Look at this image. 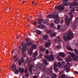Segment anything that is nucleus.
Segmentation results:
<instances>
[{
	"mask_svg": "<svg viewBox=\"0 0 78 78\" xmlns=\"http://www.w3.org/2000/svg\"><path fill=\"white\" fill-rule=\"evenodd\" d=\"M63 5L64 6H67V3H63Z\"/></svg>",
	"mask_w": 78,
	"mask_h": 78,
	"instance_id": "nucleus-49",
	"label": "nucleus"
},
{
	"mask_svg": "<svg viewBox=\"0 0 78 78\" xmlns=\"http://www.w3.org/2000/svg\"><path fill=\"white\" fill-rule=\"evenodd\" d=\"M57 37V38H58V39L60 38V37L59 36H58Z\"/></svg>",
	"mask_w": 78,
	"mask_h": 78,
	"instance_id": "nucleus-61",
	"label": "nucleus"
},
{
	"mask_svg": "<svg viewBox=\"0 0 78 78\" xmlns=\"http://www.w3.org/2000/svg\"><path fill=\"white\" fill-rule=\"evenodd\" d=\"M46 32L47 33H51V31L49 29H47L46 30Z\"/></svg>",
	"mask_w": 78,
	"mask_h": 78,
	"instance_id": "nucleus-31",
	"label": "nucleus"
},
{
	"mask_svg": "<svg viewBox=\"0 0 78 78\" xmlns=\"http://www.w3.org/2000/svg\"><path fill=\"white\" fill-rule=\"evenodd\" d=\"M63 2L64 3H67V2H69L68 0H62Z\"/></svg>",
	"mask_w": 78,
	"mask_h": 78,
	"instance_id": "nucleus-44",
	"label": "nucleus"
},
{
	"mask_svg": "<svg viewBox=\"0 0 78 78\" xmlns=\"http://www.w3.org/2000/svg\"><path fill=\"white\" fill-rule=\"evenodd\" d=\"M58 55H59V56H61V57H64V56H65L64 54V53L62 52L59 53L58 54Z\"/></svg>",
	"mask_w": 78,
	"mask_h": 78,
	"instance_id": "nucleus-28",
	"label": "nucleus"
},
{
	"mask_svg": "<svg viewBox=\"0 0 78 78\" xmlns=\"http://www.w3.org/2000/svg\"><path fill=\"white\" fill-rule=\"evenodd\" d=\"M34 67V65H31L29 67V70L30 73L32 74V70H33V67Z\"/></svg>",
	"mask_w": 78,
	"mask_h": 78,
	"instance_id": "nucleus-15",
	"label": "nucleus"
},
{
	"mask_svg": "<svg viewBox=\"0 0 78 78\" xmlns=\"http://www.w3.org/2000/svg\"><path fill=\"white\" fill-rule=\"evenodd\" d=\"M70 5L71 6L69 7V8H71V9H72L70 10V12H68V15H70L71 17V19H72L73 17V12L75 11V9L73 7L74 6V8H78V3L74 2H73V4H70Z\"/></svg>",
	"mask_w": 78,
	"mask_h": 78,
	"instance_id": "nucleus-2",
	"label": "nucleus"
},
{
	"mask_svg": "<svg viewBox=\"0 0 78 78\" xmlns=\"http://www.w3.org/2000/svg\"><path fill=\"white\" fill-rule=\"evenodd\" d=\"M19 48L20 49V50H21V46H20L19 47Z\"/></svg>",
	"mask_w": 78,
	"mask_h": 78,
	"instance_id": "nucleus-58",
	"label": "nucleus"
},
{
	"mask_svg": "<svg viewBox=\"0 0 78 78\" xmlns=\"http://www.w3.org/2000/svg\"><path fill=\"white\" fill-rule=\"evenodd\" d=\"M37 48V46L36 44H33L31 46L32 49H36Z\"/></svg>",
	"mask_w": 78,
	"mask_h": 78,
	"instance_id": "nucleus-24",
	"label": "nucleus"
},
{
	"mask_svg": "<svg viewBox=\"0 0 78 78\" xmlns=\"http://www.w3.org/2000/svg\"><path fill=\"white\" fill-rule=\"evenodd\" d=\"M70 78H75L74 77H71Z\"/></svg>",
	"mask_w": 78,
	"mask_h": 78,
	"instance_id": "nucleus-64",
	"label": "nucleus"
},
{
	"mask_svg": "<svg viewBox=\"0 0 78 78\" xmlns=\"http://www.w3.org/2000/svg\"><path fill=\"white\" fill-rule=\"evenodd\" d=\"M74 74H78V72L76 71H75L74 72Z\"/></svg>",
	"mask_w": 78,
	"mask_h": 78,
	"instance_id": "nucleus-50",
	"label": "nucleus"
},
{
	"mask_svg": "<svg viewBox=\"0 0 78 78\" xmlns=\"http://www.w3.org/2000/svg\"><path fill=\"white\" fill-rule=\"evenodd\" d=\"M58 60L59 61H62V58H58Z\"/></svg>",
	"mask_w": 78,
	"mask_h": 78,
	"instance_id": "nucleus-46",
	"label": "nucleus"
},
{
	"mask_svg": "<svg viewBox=\"0 0 78 78\" xmlns=\"http://www.w3.org/2000/svg\"><path fill=\"white\" fill-rule=\"evenodd\" d=\"M14 71V73L15 74H18L19 73V71H18V69H16Z\"/></svg>",
	"mask_w": 78,
	"mask_h": 78,
	"instance_id": "nucleus-34",
	"label": "nucleus"
},
{
	"mask_svg": "<svg viewBox=\"0 0 78 78\" xmlns=\"http://www.w3.org/2000/svg\"><path fill=\"white\" fill-rule=\"evenodd\" d=\"M46 18L48 19L50 18H52V19H55V20H54V22L56 24H57L58 23H59L60 21L59 17V15H56V16L55 15H49L46 16Z\"/></svg>",
	"mask_w": 78,
	"mask_h": 78,
	"instance_id": "nucleus-3",
	"label": "nucleus"
},
{
	"mask_svg": "<svg viewBox=\"0 0 78 78\" xmlns=\"http://www.w3.org/2000/svg\"><path fill=\"white\" fill-rule=\"evenodd\" d=\"M25 76L26 78L29 77V73H26L25 75Z\"/></svg>",
	"mask_w": 78,
	"mask_h": 78,
	"instance_id": "nucleus-35",
	"label": "nucleus"
},
{
	"mask_svg": "<svg viewBox=\"0 0 78 78\" xmlns=\"http://www.w3.org/2000/svg\"><path fill=\"white\" fill-rule=\"evenodd\" d=\"M25 41L26 42H27L26 44H24L23 43H21L22 46L23 47H24V48H27V46H31V45L33 44V42L30 41L31 40L29 38H26Z\"/></svg>",
	"mask_w": 78,
	"mask_h": 78,
	"instance_id": "nucleus-4",
	"label": "nucleus"
},
{
	"mask_svg": "<svg viewBox=\"0 0 78 78\" xmlns=\"http://www.w3.org/2000/svg\"><path fill=\"white\" fill-rule=\"evenodd\" d=\"M45 20H44L42 19H40L38 20V23L39 24H41L43 23H45Z\"/></svg>",
	"mask_w": 78,
	"mask_h": 78,
	"instance_id": "nucleus-16",
	"label": "nucleus"
},
{
	"mask_svg": "<svg viewBox=\"0 0 78 78\" xmlns=\"http://www.w3.org/2000/svg\"><path fill=\"white\" fill-rule=\"evenodd\" d=\"M46 73L48 74L51 73H52V69L51 68H47L46 70Z\"/></svg>",
	"mask_w": 78,
	"mask_h": 78,
	"instance_id": "nucleus-13",
	"label": "nucleus"
},
{
	"mask_svg": "<svg viewBox=\"0 0 78 78\" xmlns=\"http://www.w3.org/2000/svg\"><path fill=\"white\" fill-rule=\"evenodd\" d=\"M21 62L22 63H23L25 61V59H23V58L21 57Z\"/></svg>",
	"mask_w": 78,
	"mask_h": 78,
	"instance_id": "nucleus-39",
	"label": "nucleus"
},
{
	"mask_svg": "<svg viewBox=\"0 0 78 78\" xmlns=\"http://www.w3.org/2000/svg\"><path fill=\"white\" fill-rule=\"evenodd\" d=\"M40 50L41 51H45V48L41 47L40 48Z\"/></svg>",
	"mask_w": 78,
	"mask_h": 78,
	"instance_id": "nucleus-27",
	"label": "nucleus"
},
{
	"mask_svg": "<svg viewBox=\"0 0 78 78\" xmlns=\"http://www.w3.org/2000/svg\"><path fill=\"white\" fill-rule=\"evenodd\" d=\"M48 53H49V51L48 50H46V54H48Z\"/></svg>",
	"mask_w": 78,
	"mask_h": 78,
	"instance_id": "nucleus-51",
	"label": "nucleus"
},
{
	"mask_svg": "<svg viewBox=\"0 0 78 78\" xmlns=\"http://www.w3.org/2000/svg\"><path fill=\"white\" fill-rule=\"evenodd\" d=\"M58 39L59 41H60V42H61V38H58Z\"/></svg>",
	"mask_w": 78,
	"mask_h": 78,
	"instance_id": "nucleus-52",
	"label": "nucleus"
},
{
	"mask_svg": "<svg viewBox=\"0 0 78 78\" xmlns=\"http://www.w3.org/2000/svg\"><path fill=\"white\" fill-rule=\"evenodd\" d=\"M50 27H55V25H54V24H53V23H52L50 24Z\"/></svg>",
	"mask_w": 78,
	"mask_h": 78,
	"instance_id": "nucleus-40",
	"label": "nucleus"
},
{
	"mask_svg": "<svg viewBox=\"0 0 78 78\" xmlns=\"http://www.w3.org/2000/svg\"><path fill=\"white\" fill-rule=\"evenodd\" d=\"M23 50V56H25V55H26V53H24V51H25V49L24 48H23V49L22 50Z\"/></svg>",
	"mask_w": 78,
	"mask_h": 78,
	"instance_id": "nucleus-32",
	"label": "nucleus"
},
{
	"mask_svg": "<svg viewBox=\"0 0 78 78\" xmlns=\"http://www.w3.org/2000/svg\"><path fill=\"white\" fill-rule=\"evenodd\" d=\"M53 75L54 76V78H56L57 76L56 74L53 73Z\"/></svg>",
	"mask_w": 78,
	"mask_h": 78,
	"instance_id": "nucleus-45",
	"label": "nucleus"
},
{
	"mask_svg": "<svg viewBox=\"0 0 78 78\" xmlns=\"http://www.w3.org/2000/svg\"><path fill=\"white\" fill-rule=\"evenodd\" d=\"M73 59L75 61H78V56L75 55V56L73 57Z\"/></svg>",
	"mask_w": 78,
	"mask_h": 78,
	"instance_id": "nucleus-20",
	"label": "nucleus"
},
{
	"mask_svg": "<svg viewBox=\"0 0 78 78\" xmlns=\"http://www.w3.org/2000/svg\"><path fill=\"white\" fill-rule=\"evenodd\" d=\"M11 69L12 71L14 72V70H16V65L15 64H12L11 67Z\"/></svg>",
	"mask_w": 78,
	"mask_h": 78,
	"instance_id": "nucleus-12",
	"label": "nucleus"
},
{
	"mask_svg": "<svg viewBox=\"0 0 78 78\" xmlns=\"http://www.w3.org/2000/svg\"><path fill=\"white\" fill-rule=\"evenodd\" d=\"M43 37L44 40H47V39H48V38L49 36L48 35L46 34L44 35Z\"/></svg>",
	"mask_w": 78,
	"mask_h": 78,
	"instance_id": "nucleus-19",
	"label": "nucleus"
},
{
	"mask_svg": "<svg viewBox=\"0 0 78 78\" xmlns=\"http://www.w3.org/2000/svg\"><path fill=\"white\" fill-rule=\"evenodd\" d=\"M51 46V43L48 41H47L45 43L44 47L45 48L50 47Z\"/></svg>",
	"mask_w": 78,
	"mask_h": 78,
	"instance_id": "nucleus-10",
	"label": "nucleus"
},
{
	"mask_svg": "<svg viewBox=\"0 0 78 78\" xmlns=\"http://www.w3.org/2000/svg\"><path fill=\"white\" fill-rule=\"evenodd\" d=\"M70 20H71V18H69L68 20L67 21L66 23L67 26H69V25L70 24Z\"/></svg>",
	"mask_w": 78,
	"mask_h": 78,
	"instance_id": "nucleus-23",
	"label": "nucleus"
},
{
	"mask_svg": "<svg viewBox=\"0 0 78 78\" xmlns=\"http://www.w3.org/2000/svg\"><path fill=\"white\" fill-rule=\"evenodd\" d=\"M45 27V26L44 25H40L37 26V28H41V29L44 28Z\"/></svg>",
	"mask_w": 78,
	"mask_h": 78,
	"instance_id": "nucleus-17",
	"label": "nucleus"
},
{
	"mask_svg": "<svg viewBox=\"0 0 78 78\" xmlns=\"http://www.w3.org/2000/svg\"><path fill=\"white\" fill-rule=\"evenodd\" d=\"M66 31V29H61V31H62L63 32H64Z\"/></svg>",
	"mask_w": 78,
	"mask_h": 78,
	"instance_id": "nucleus-47",
	"label": "nucleus"
},
{
	"mask_svg": "<svg viewBox=\"0 0 78 78\" xmlns=\"http://www.w3.org/2000/svg\"><path fill=\"white\" fill-rule=\"evenodd\" d=\"M69 53L71 56H72V57H73V58L74 57L75 55H74V54H73V53H71L70 52H69Z\"/></svg>",
	"mask_w": 78,
	"mask_h": 78,
	"instance_id": "nucleus-30",
	"label": "nucleus"
},
{
	"mask_svg": "<svg viewBox=\"0 0 78 78\" xmlns=\"http://www.w3.org/2000/svg\"><path fill=\"white\" fill-rule=\"evenodd\" d=\"M29 34V36H31V34Z\"/></svg>",
	"mask_w": 78,
	"mask_h": 78,
	"instance_id": "nucleus-63",
	"label": "nucleus"
},
{
	"mask_svg": "<svg viewBox=\"0 0 78 78\" xmlns=\"http://www.w3.org/2000/svg\"><path fill=\"white\" fill-rule=\"evenodd\" d=\"M43 62L45 64H47V61L46 60H43Z\"/></svg>",
	"mask_w": 78,
	"mask_h": 78,
	"instance_id": "nucleus-37",
	"label": "nucleus"
},
{
	"mask_svg": "<svg viewBox=\"0 0 78 78\" xmlns=\"http://www.w3.org/2000/svg\"><path fill=\"white\" fill-rule=\"evenodd\" d=\"M57 67H58L57 63H55L54 66V70L56 72L58 71V69L57 68Z\"/></svg>",
	"mask_w": 78,
	"mask_h": 78,
	"instance_id": "nucleus-11",
	"label": "nucleus"
},
{
	"mask_svg": "<svg viewBox=\"0 0 78 78\" xmlns=\"http://www.w3.org/2000/svg\"><path fill=\"white\" fill-rule=\"evenodd\" d=\"M28 53L29 54L30 56H31L32 55V53H33V50L32 49H30L29 51H28Z\"/></svg>",
	"mask_w": 78,
	"mask_h": 78,
	"instance_id": "nucleus-25",
	"label": "nucleus"
},
{
	"mask_svg": "<svg viewBox=\"0 0 78 78\" xmlns=\"http://www.w3.org/2000/svg\"><path fill=\"white\" fill-rule=\"evenodd\" d=\"M66 62H67L66 65L65 66V69L66 71V72H69L70 71V64L69 62L71 61V59L70 58H68L66 60Z\"/></svg>",
	"mask_w": 78,
	"mask_h": 78,
	"instance_id": "nucleus-5",
	"label": "nucleus"
},
{
	"mask_svg": "<svg viewBox=\"0 0 78 78\" xmlns=\"http://www.w3.org/2000/svg\"><path fill=\"white\" fill-rule=\"evenodd\" d=\"M61 26H60V25H58V30H60V29H61Z\"/></svg>",
	"mask_w": 78,
	"mask_h": 78,
	"instance_id": "nucleus-42",
	"label": "nucleus"
},
{
	"mask_svg": "<svg viewBox=\"0 0 78 78\" xmlns=\"http://www.w3.org/2000/svg\"><path fill=\"white\" fill-rule=\"evenodd\" d=\"M55 9H58L59 11H63L65 9L63 5H60L58 7L57 6L55 7Z\"/></svg>",
	"mask_w": 78,
	"mask_h": 78,
	"instance_id": "nucleus-9",
	"label": "nucleus"
},
{
	"mask_svg": "<svg viewBox=\"0 0 78 78\" xmlns=\"http://www.w3.org/2000/svg\"><path fill=\"white\" fill-rule=\"evenodd\" d=\"M68 18H69V16H66L65 20V22H67V20H68Z\"/></svg>",
	"mask_w": 78,
	"mask_h": 78,
	"instance_id": "nucleus-36",
	"label": "nucleus"
},
{
	"mask_svg": "<svg viewBox=\"0 0 78 78\" xmlns=\"http://www.w3.org/2000/svg\"><path fill=\"white\" fill-rule=\"evenodd\" d=\"M25 2V1H23V3H24Z\"/></svg>",
	"mask_w": 78,
	"mask_h": 78,
	"instance_id": "nucleus-62",
	"label": "nucleus"
},
{
	"mask_svg": "<svg viewBox=\"0 0 78 78\" xmlns=\"http://www.w3.org/2000/svg\"><path fill=\"white\" fill-rule=\"evenodd\" d=\"M44 57L49 61H54V56L52 55H50V56L48 55H45Z\"/></svg>",
	"mask_w": 78,
	"mask_h": 78,
	"instance_id": "nucleus-6",
	"label": "nucleus"
},
{
	"mask_svg": "<svg viewBox=\"0 0 78 78\" xmlns=\"http://www.w3.org/2000/svg\"><path fill=\"white\" fill-rule=\"evenodd\" d=\"M31 19H32V17H31V19H28V20L29 21H31V20H32Z\"/></svg>",
	"mask_w": 78,
	"mask_h": 78,
	"instance_id": "nucleus-53",
	"label": "nucleus"
},
{
	"mask_svg": "<svg viewBox=\"0 0 78 78\" xmlns=\"http://www.w3.org/2000/svg\"><path fill=\"white\" fill-rule=\"evenodd\" d=\"M32 5H34V1H32Z\"/></svg>",
	"mask_w": 78,
	"mask_h": 78,
	"instance_id": "nucleus-56",
	"label": "nucleus"
},
{
	"mask_svg": "<svg viewBox=\"0 0 78 78\" xmlns=\"http://www.w3.org/2000/svg\"><path fill=\"white\" fill-rule=\"evenodd\" d=\"M78 17L76 18V20H75V22L73 23V25L74 27H76L78 26Z\"/></svg>",
	"mask_w": 78,
	"mask_h": 78,
	"instance_id": "nucleus-14",
	"label": "nucleus"
},
{
	"mask_svg": "<svg viewBox=\"0 0 78 78\" xmlns=\"http://www.w3.org/2000/svg\"><path fill=\"white\" fill-rule=\"evenodd\" d=\"M58 67L61 66V63L60 62H58Z\"/></svg>",
	"mask_w": 78,
	"mask_h": 78,
	"instance_id": "nucleus-43",
	"label": "nucleus"
},
{
	"mask_svg": "<svg viewBox=\"0 0 78 78\" xmlns=\"http://www.w3.org/2000/svg\"><path fill=\"white\" fill-rule=\"evenodd\" d=\"M66 75H62L61 77L60 76H58V78H66Z\"/></svg>",
	"mask_w": 78,
	"mask_h": 78,
	"instance_id": "nucleus-33",
	"label": "nucleus"
},
{
	"mask_svg": "<svg viewBox=\"0 0 78 78\" xmlns=\"http://www.w3.org/2000/svg\"><path fill=\"white\" fill-rule=\"evenodd\" d=\"M19 72H20L21 73H23V72H24V69H21V68H19Z\"/></svg>",
	"mask_w": 78,
	"mask_h": 78,
	"instance_id": "nucleus-21",
	"label": "nucleus"
},
{
	"mask_svg": "<svg viewBox=\"0 0 78 78\" xmlns=\"http://www.w3.org/2000/svg\"><path fill=\"white\" fill-rule=\"evenodd\" d=\"M37 67L39 69H40L41 70H42L43 72H45V71L46 68L45 66H42V65L40 63H38L37 65Z\"/></svg>",
	"mask_w": 78,
	"mask_h": 78,
	"instance_id": "nucleus-8",
	"label": "nucleus"
},
{
	"mask_svg": "<svg viewBox=\"0 0 78 78\" xmlns=\"http://www.w3.org/2000/svg\"><path fill=\"white\" fill-rule=\"evenodd\" d=\"M37 22H35L34 23V25H37Z\"/></svg>",
	"mask_w": 78,
	"mask_h": 78,
	"instance_id": "nucleus-55",
	"label": "nucleus"
},
{
	"mask_svg": "<svg viewBox=\"0 0 78 78\" xmlns=\"http://www.w3.org/2000/svg\"><path fill=\"white\" fill-rule=\"evenodd\" d=\"M63 22H64V20H62L61 21V23H63Z\"/></svg>",
	"mask_w": 78,
	"mask_h": 78,
	"instance_id": "nucleus-59",
	"label": "nucleus"
},
{
	"mask_svg": "<svg viewBox=\"0 0 78 78\" xmlns=\"http://www.w3.org/2000/svg\"><path fill=\"white\" fill-rule=\"evenodd\" d=\"M37 52L36 51L33 54V57L30 58V62H32L33 61H35L36 60L35 56H37Z\"/></svg>",
	"mask_w": 78,
	"mask_h": 78,
	"instance_id": "nucleus-7",
	"label": "nucleus"
},
{
	"mask_svg": "<svg viewBox=\"0 0 78 78\" xmlns=\"http://www.w3.org/2000/svg\"><path fill=\"white\" fill-rule=\"evenodd\" d=\"M66 48L68 50H69L70 51H74V50L72 49V48H71L70 46H68Z\"/></svg>",
	"mask_w": 78,
	"mask_h": 78,
	"instance_id": "nucleus-26",
	"label": "nucleus"
},
{
	"mask_svg": "<svg viewBox=\"0 0 78 78\" xmlns=\"http://www.w3.org/2000/svg\"><path fill=\"white\" fill-rule=\"evenodd\" d=\"M18 63L19 66H21V65H22V62H21V60H19Z\"/></svg>",
	"mask_w": 78,
	"mask_h": 78,
	"instance_id": "nucleus-38",
	"label": "nucleus"
},
{
	"mask_svg": "<svg viewBox=\"0 0 78 78\" xmlns=\"http://www.w3.org/2000/svg\"><path fill=\"white\" fill-rule=\"evenodd\" d=\"M35 32L36 33H37V34H39V35H40V34H41V31L39 30H37Z\"/></svg>",
	"mask_w": 78,
	"mask_h": 78,
	"instance_id": "nucleus-29",
	"label": "nucleus"
},
{
	"mask_svg": "<svg viewBox=\"0 0 78 78\" xmlns=\"http://www.w3.org/2000/svg\"><path fill=\"white\" fill-rule=\"evenodd\" d=\"M62 64H65L66 63V62H62Z\"/></svg>",
	"mask_w": 78,
	"mask_h": 78,
	"instance_id": "nucleus-60",
	"label": "nucleus"
},
{
	"mask_svg": "<svg viewBox=\"0 0 78 78\" xmlns=\"http://www.w3.org/2000/svg\"><path fill=\"white\" fill-rule=\"evenodd\" d=\"M34 78H37V76H34Z\"/></svg>",
	"mask_w": 78,
	"mask_h": 78,
	"instance_id": "nucleus-54",
	"label": "nucleus"
},
{
	"mask_svg": "<svg viewBox=\"0 0 78 78\" xmlns=\"http://www.w3.org/2000/svg\"><path fill=\"white\" fill-rule=\"evenodd\" d=\"M14 53V50H12L11 51V53Z\"/></svg>",
	"mask_w": 78,
	"mask_h": 78,
	"instance_id": "nucleus-57",
	"label": "nucleus"
},
{
	"mask_svg": "<svg viewBox=\"0 0 78 78\" xmlns=\"http://www.w3.org/2000/svg\"><path fill=\"white\" fill-rule=\"evenodd\" d=\"M50 36L51 37H55L56 36V32H53L50 34Z\"/></svg>",
	"mask_w": 78,
	"mask_h": 78,
	"instance_id": "nucleus-22",
	"label": "nucleus"
},
{
	"mask_svg": "<svg viewBox=\"0 0 78 78\" xmlns=\"http://www.w3.org/2000/svg\"><path fill=\"white\" fill-rule=\"evenodd\" d=\"M28 71V69L27 68H26L24 70V73H27Z\"/></svg>",
	"mask_w": 78,
	"mask_h": 78,
	"instance_id": "nucleus-41",
	"label": "nucleus"
},
{
	"mask_svg": "<svg viewBox=\"0 0 78 78\" xmlns=\"http://www.w3.org/2000/svg\"><path fill=\"white\" fill-rule=\"evenodd\" d=\"M17 55H15L13 56V61H18V58H17Z\"/></svg>",
	"mask_w": 78,
	"mask_h": 78,
	"instance_id": "nucleus-18",
	"label": "nucleus"
},
{
	"mask_svg": "<svg viewBox=\"0 0 78 78\" xmlns=\"http://www.w3.org/2000/svg\"><path fill=\"white\" fill-rule=\"evenodd\" d=\"M60 45H58V46H57L56 48H57L59 49V48H60Z\"/></svg>",
	"mask_w": 78,
	"mask_h": 78,
	"instance_id": "nucleus-48",
	"label": "nucleus"
},
{
	"mask_svg": "<svg viewBox=\"0 0 78 78\" xmlns=\"http://www.w3.org/2000/svg\"><path fill=\"white\" fill-rule=\"evenodd\" d=\"M65 34L66 35L64 34L63 37V39L64 41H67L73 39L74 34L71 30H69L66 33H65Z\"/></svg>",
	"mask_w": 78,
	"mask_h": 78,
	"instance_id": "nucleus-1",
	"label": "nucleus"
}]
</instances>
